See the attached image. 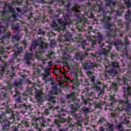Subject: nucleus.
<instances>
[{
  "label": "nucleus",
  "mask_w": 131,
  "mask_h": 131,
  "mask_svg": "<svg viewBox=\"0 0 131 131\" xmlns=\"http://www.w3.org/2000/svg\"><path fill=\"white\" fill-rule=\"evenodd\" d=\"M67 12L68 13H66L63 14V19H60L58 20L59 24H60V28L63 31L66 30V26H69L72 23L71 17H72V13L70 12V9H68Z\"/></svg>",
  "instance_id": "obj_1"
},
{
  "label": "nucleus",
  "mask_w": 131,
  "mask_h": 131,
  "mask_svg": "<svg viewBox=\"0 0 131 131\" xmlns=\"http://www.w3.org/2000/svg\"><path fill=\"white\" fill-rule=\"evenodd\" d=\"M22 43L25 46V49H26L27 47V45H28V43H27V41L26 39H24L23 41H22Z\"/></svg>",
  "instance_id": "obj_52"
},
{
  "label": "nucleus",
  "mask_w": 131,
  "mask_h": 131,
  "mask_svg": "<svg viewBox=\"0 0 131 131\" xmlns=\"http://www.w3.org/2000/svg\"><path fill=\"white\" fill-rule=\"evenodd\" d=\"M74 126V125H73V124H70L68 127L64 129H59V131H71L73 129L72 127H73Z\"/></svg>",
  "instance_id": "obj_25"
},
{
  "label": "nucleus",
  "mask_w": 131,
  "mask_h": 131,
  "mask_svg": "<svg viewBox=\"0 0 131 131\" xmlns=\"http://www.w3.org/2000/svg\"><path fill=\"white\" fill-rule=\"evenodd\" d=\"M11 36V33H8L7 34H5L4 36L2 37V38L5 39V38H9Z\"/></svg>",
  "instance_id": "obj_49"
},
{
  "label": "nucleus",
  "mask_w": 131,
  "mask_h": 131,
  "mask_svg": "<svg viewBox=\"0 0 131 131\" xmlns=\"http://www.w3.org/2000/svg\"><path fill=\"white\" fill-rule=\"evenodd\" d=\"M74 104H71L70 106V108L71 109V112L72 113H75V112H77V108H79V105H78V103H74Z\"/></svg>",
  "instance_id": "obj_15"
},
{
  "label": "nucleus",
  "mask_w": 131,
  "mask_h": 131,
  "mask_svg": "<svg viewBox=\"0 0 131 131\" xmlns=\"http://www.w3.org/2000/svg\"><path fill=\"white\" fill-rule=\"evenodd\" d=\"M7 12L6 10L3 11L2 16L4 17L1 18V21L3 22H15L16 21L15 19H12L11 17L7 16Z\"/></svg>",
  "instance_id": "obj_9"
},
{
  "label": "nucleus",
  "mask_w": 131,
  "mask_h": 131,
  "mask_svg": "<svg viewBox=\"0 0 131 131\" xmlns=\"http://www.w3.org/2000/svg\"><path fill=\"white\" fill-rule=\"evenodd\" d=\"M13 39H15V40H16L17 41H19V40H20V36L18 35H14L12 37Z\"/></svg>",
  "instance_id": "obj_43"
},
{
  "label": "nucleus",
  "mask_w": 131,
  "mask_h": 131,
  "mask_svg": "<svg viewBox=\"0 0 131 131\" xmlns=\"http://www.w3.org/2000/svg\"><path fill=\"white\" fill-rule=\"evenodd\" d=\"M111 101L112 103H113V102L116 101V98H114L113 96H111Z\"/></svg>",
  "instance_id": "obj_58"
},
{
  "label": "nucleus",
  "mask_w": 131,
  "mask_h": 131,
  "mask_svg": "<svg viewBox=\"0 0 131 131\" xmlns=\"http://www.w3.org/2000/svg\"><path fill=\"white\" fill-rule=\"evenodd\" d=\"M117 115H116L115 114L112 113L111 114V117H112V118H116L117 117Z\"/></svg>",
  "instance_id": "obj_59"
},
{
  "label": "nucleus",
  "mask_w": 131,
  "mask_h": 131,
  "mask_svg": "<svg viewBox=\"0 0 131 131\" xmlns=\"http://www.w3.org/2000/svg\"><path fill=\"white\" fill-rule=\"evenodd\" d=\"M128 96L131 97V88L129 86L127 87L124 90V94L123 96L125 99H126V101H121V104L122 105L123 107L124 108L125 105L128 107H130L131 104L129 103V100H128Z\"/></svg>",
  "instance_id": "obj_3"
},
{
  "label": "nucleus",
  "mask_w": 131,
  "mask_h": 131,
  "mask_svg": "<svg viewBox=\"0 0 131 131\" xmlns=\"http://www.w3.org/2000/svg\"><path fill=\"white\" fill-rule=\"evenodd\" d=\"M34 3V1L33 0H30L27 2L28 5H33V4Z\"/></svg>",
  "instance_id": "obj_61"
},
{
  "label": "nucleus",
  "mask_w": 131,
  "mask_h": 131,
  "mask_svg": "<svg viewBox=\"0 0 131 131\" xmlns=\"http://www.w3.org/2000/svg\"><path fill=\"white\" fill-rule=\"evenodd\" d=\"M105 6L106 7H111L112 0H105Z\"/></svg>",
  "instance_id": "obj_39"
},
{
  "label": "nucleus",
  "mask_w": 131,
  "mask_h": 131,
  "mask_svg": "<svg viewBox=\"0 0 131 131\" xmlns=\"http://www.w3.org/2000/svg\"><path fill=\"white\" fill-rule=\"evenodd\" d=\"M109 52H110V50H106V49H103L101 50L100 53L102 55H105V56H107L108 55Z\"/></svg>",
  "instance_id": "obj_31"
},
{
  "label": "nucleus",
  "mask_w": 131,
  "mask_h": 131,
  "mask_svg": "<svg viewBox=\"0 0 131 131\" xmlns=\"http://www.w3.org/2000/svg\"><path fill=\"white\" fill-rule=\"evenodd\" d=\"M107 72L109 74H117L118 73V71H117V70L114 68H112L110 69L107 71Z\"/></svg>",
  "instance_id": "obj_23"
},
{
  "label": "nucleus",
  "mask_w": 131,
  "mask_h": 131,
  "mask_svg": "<svg viewBox=\"0 0 131 131\" xmlns=\"http://www.w3.org/2000/svg\"><path fill=\"white\" fill-rule=\"evenodd\" d=\"M56 46V42L54 40H51L50 41V47L53 48V47H55Z\"/></svg>",
  "instance_id": "obj_48"
},
{
  "label": "nucleus",
  "mask_w": 131,
  "mask_h": 131,
  "mask_svg": "<svg viewBox=\"0 0 131 131\" xmlns=\"http://www.w3.org/2000/svg\"><path fill=\"white\" fill-rule=\"evenodd\" d=\"M66 97L67 99H72L73 101H74V99H75V93L73 92L68 94Z\"/></svg>",
  "instance_id": "obj_26"
},
{
  "label": "nucleus",
  "mask_w": 131,
  "mask_h": 131,
  "mask_svg": "<svg viewBox=\"0 0 131 131\" xmlns=\"http://www.w3.org/2000/svg\"><path fill=\"white\" fill-rule=\"evenodd\" d=\"M111 88L115 90V92H117L118 90V87H117V84L116 83H113L112 84Z\"/></svg>",
  "instance_id": "obj_35"
},
{
  "label": "nucleus",
  "mask_w": 131,
  "mask_h": 131,
  "mask_svg": "<svg viewBox=\"0 0 131 131\" xmlns=\"http://www.w3.org/2000/svg\"><path fill=\"white\" fill-rule=\"evenodd\" d=\"M50 122H51L50 119H46L45 120H44L43 118L38 119L35 123H33V125H35V128L38 129V130L41 131V129H40V128L37 127H45V126H48V124Z\"/></svg>",
  "instance_id": "obj_4"
},
{
  "label": "nucleus",
  "mask_w": 131,
  "mask_h": 131,
  "mask_svg": "<svg viewBox=\"0 0 131 131\" xmlns=\"http://www.w3.org/2000/svg\"><path fill=\"white\" fill-rule=\"evenodd\" d=\"M116 127L119 131H124L123 127H122V124L121 123H119V124L117 125Z\"/></svg>",
  "instance_id": "obj_33"
},
{
  "label": "nucleus",
  "mask_w": 131,
  "mask_h": 131,
  "mask_svg": "<svg viewBox=\"0 0 131 131\" xmlns=\"http://www.w3.org/2000/svg\"><path fill=\"white\" fill-rule=\"evenodd\" d=\"M72 36V35L69 32H68L64 35V37L66 40L62 42V44L59 45V46L61 48L62 51H69V50H70L71 46L70 44L67 43V41H70V39L71 38Z\"/></svg>",
  "instance_id": "obj_5"
},
{
  "label": "nucleus",
  "mask_w": 131,
  "mask_h": 131,
  "mask_svg": "<svg viewBox=\"0 0 131 131\" xmlns=\"http://www.w3.org/2000/svg\"><path fill=\"white\" fill-rule=\"evenodd\" d=\"M112 66L114 68H119V62L116 61H112Z\"/></svg>",
  "instance_id": "obj_30"
},
{
  "label": "nucleus",
  "mask_w": 131,
  "mask_h": 131,
  "mask_svg": "<svg viewBox=\"0 0 131 131\" xmlns=\"http://www.w3.org/2000/svg\"><path fill=\"white\" fill-rule=\"evenodd\" d=\"M63 60H64L65 61H64V63H65V64H66L67 65H69L68 64V62L67 61V60H68V58L65 57H63Z\"/></svg>",
  "instance_id": "obj_60"
},
{
  "label": "nucleus",
  "mask_w": 131,
  "mask_h": 131,
  "mask_svg": "<svg viewBox=\"0 0 131 131\" xmlns=\"http://www.w3.org/2000/svg\"><path fill=\"white\" fill-rule=\"evenodd\" d=\"M7 90H11L13 87L15 86V88H19L21 89L22 87V84H23V79H19V80H15L13 83H11L10 82H7Z\"/></svg>",
  "instance_id": "obj_7"
},
{
  "label": "nucleus",
  "mask_w": 131,
  "mask_h": 131,
  "mask_svg": "<svg viewBox=\"0 0 131 131\" xmlns=\"http://www.w3.org/2000/svg\"><path fill=\"white\" fill-rule=\"evenodd\" d=\"M82 39V37H81V34L79 35V36L77 37V40L79 41V40Z\"/></svg>",
  "instance_id": "obj_62"
},
{
  "label": "nucleus",
  "mask_w": 131,
  "mask_h": 131,
  "mask_svg": "<svg viewBox=\"0 0 131 131\" xmlns=\"http://www.w3.org/2000/svg\"><path fill=\"white\" fill-rule=\"evenodd\" d=\"M124 119L122 121V123L124 124H129V117L124 116Z\"/></svg>",
  "instance_id": "obj_28"
},
{
  "label": "nucleus",
  "mask_w": 131,
  "mask_h": 131,
  "mask_svg": "<svg viewBox=\"0 0 131 131\" xmlns=\"http://www.w3.org/2000/svg\"><path fill=\"white\" fill-rule=\"evenodd\" d=\"M106 121V119L104 118H101L97 122L98 124H101V123H103V122H105Z\"/></svg>",
  "instance_id": "obj_41"
},
{
  "label": "nucleus",
  "mask_w": 131,
  "mask_h": 131,
  "mask_svg": "<svg viewBox=\"0 0 131 131\" xmlns=\"http://www.w3.org/2000/svg\"><path fill=\"white\" fill-rule=\"evenodd\" d=\"M4 7L5 8L8 7L9 12L12 13L11 15L12 18H14V19H16V18H17L18 14L16 13V11H15V9H14L12 7L9 6V4L8 3H4Z\"/></svg>",
  "instance_id": "obj_11"
},
{
  "label": "nucleus",
  "mask_w": 131,
  "mask_h": 131,
  "mask_svg": "<svg viewBox=\"0 0 131 131\" xmlns=\"http://www.w3.org/2000/svg\"><path fill=\"white\" fill-rule=\"evenodd\" d=\"M53 109V106L51 107H49L48 108H47L45 111V113L46 114V115H48V114H50V112L49 111V110H52Z\"/></svg>",
  "instance_id": "obj_42"
},
{
  "label": "nucleus",
  "mask_w": 131,
  "mask_h": 131,
  "mask_svg": "<svg viewBox=\"0 0 131 131\" xmlns=\"http://www.w3.org/2000/svg\"><path fill=\"white\" fill-rule=\"evenodd\" d=\"M8 95L7 93H3L1 95H0V99H7Z\"/></svg>",
  "instance_id": "obj_40"
},
{
  "label": "nucleus",
  "mask_w": 131,
  "mask_h": 131,
  "mask_svg": "<svg viewBox=\"0 0 131 131\" xmlns=\"http://www.w3.org/2000/svg\"><path fill=\"white\" fill-rule=\"evenodd\" d=\"M38 34L39 35H45L46 34V32H43L42 30L40 29L38 30Z\"/></svg>",
  "instance_id": "obj_47"
},
{
  "label": "nucleus",
  "mask_w": 131,
  "mask_h": 131,
  "mask_svg": "<svg viewBox=\"0 0 131 131\" xmlns=\"http://www.w3.org/2000/svg\"><path fill=\"white\" fill-rule=\"evenodd\" d=\"M103 95H104V90H100V93L98 94V97L99 98H102V97H103Z\"/></svg>",
  "instance_id": "obj_50"
},
{
  "label": "nucleus",
  "mask_w": 131,
  "mask_h": 131,
  "mask_svg": "<svg viewBox=\"0 0 131 131\" xmlns=\"http://www.w3.org/2000/svg\"><path fill=\"white\" fill-rule=\"evenodd\" d=\"M88 55V51L83 52V54L81 52H76L75 54L76 59V60H79L81 62L83 60V58H85Z\"/></svg>",
  "instance_id": "obj_12"
},
{
  "label": "nucleus",
  "mask_w": 131,
  "mask_h": 131,
  "mask_svg": "<svg viewBox=\"0 0 131 131\" xmlns=\"http://www.w3.org/2000/svg\"><path fill=\"white\" fill-rule=\"evenodd\" d=\"M35 98L37 102H42V96H41V92L39 90H36Z\"/></svg>",
  "instance_id": "obj_14"
},
{
  "label": "nucleus",
  "mask_w": 131,
  "mask_h": 131,
  "mask_svg": "<svg viewBox=\"0 0 131 131\" xmlns=\"http://www.w3.org/2000/svg\"><path fill=\"white\" fill-rule=\"evenodd\" d=\"M50 94H52V95H58V91H57V88H55L54 90H52L50 92Z\"/></svg>",
  "instance_id": "obj_45"
},
{
  "label": "nucleus",
  "mask_w": 131,
  "mask_h": 131,
  "mask_svg": "<svg viewBox=\"0 0 131 131\" xmlns=\"http://www.w3.org/2000/svg\"><path fill=\"white\" fill-rule=\"evenodd\" d=\"M47 77H48V76L46 74H43V77H42L43 80H46V81H47Z\"/></svg>",
  "instance_id": "obj_63"
},
{
  "label": "nucleus",
  "mask_w": 131,
  "mask_h": 131,
  "mask_svg": "<svg viewBox=\"0 0 131 131\" xmlns=\"http://www.w3.org/2000/svg\"><path fill=\"white\" fill-rule=\"evenodd\" d=\"M75 7L72 8V11L73 12H78L79 10L77 8H79V5H78V3L74 4Z\"/></svg>",
  "instance_id": "obj_27"
},
{
  "label": "nucleus",
  "mask_w": 131,
  "mask_h": 131,
  "mask_svg": "<svg viewBox=\"0 0 131 131\" xmlns=\"http://www.w3.org/2000/svg\"><path fill=\"white\" fill-rule=\"evenodd\" d=\"M85 45H86L85 41H83L81 44V48L83 50H85Z\"/></svg>",
  "instance_id": "obj_51"
},
{
  "label": "nucleus",
  "mask_w": 131,
  "mask_h": 131,
  "mask_svg": "<svg viewBox=\"0 0 131 131\" xmlns=\"http://www.w3.org/2000/svg\"><path fill=\"white\" fill-rule=\"evenodd\" d=\"M66 121H67L68 123H71L72 122V119L69 118V119H66Z\"/></svg>",
  "instance_id": "obj_64"
},
{
  "label": "nucleus",
  "mask_w": 131,
  "mask_h": 131,
  "mask_svg": "<svg viewBox=\"0 0 131 131\" xmlns=\"http://www.w3.org/2000/svg\"><path fill=\"white\" fill-rule=\"evenodd\" d=\"M18 56H19V54L17 52L13 54L12 60V63H16L20 61V59L17 58V57H18Z\"/></svg>",
  "instance_id": "obj_18"
},
{
  "label": "nucleus",
  "mask_w": 131,
  "mask_h": 131,
  "mask_svg": "<svg viewBox=\"0 0 131 131\" xmlns=\"http://www.w3.org/2000/svg\"><path fill=\"white\" fill-rule=\"evenodd\" d=\"M101 77L102 78L101 79L102 80H105V79H109V76L107 74H103L101 75Z\"/></svg>",
  "instance_id": "obj_44"
},
{
  "label": "nucleus",
  "mask_w": 131,
  "mask_h": 131,
  "mask_svg": "<svg viewBox=\"0 0 131 131\" xmlns=\"http://www.w3.org/2000/svg\"><path fill=\"white\" fill-rule=\"evenodd\" d=\"M6 32V28L0 25V34H4Z\"/></svg>",
  "instance_id": "obj_38"
},
{
  "label": "nucleus",
  "mask_w": 131,
  "mask_h": 131,
  "mask_svg": "<svg viewBox=\"0 0 131 131\" xmlns=\"http://www.w3.org/2000/svg\"><path fill=\"white\" fill-rule=\"evenodd\" d=\"M32 53L26 52L25 54V59L26 61L27 65H30V60L32 59Z\"/></svg>",
  "instance_id": "obj_13"
},
{
  "label": "nucleus",
  "mask_w": 131,
  "mask_h": 131,
  "mask_svg": "<svg viewBox=\"0 0 131 131\" xmlns=\"http://www.w3.org/2000/svg\"><path fill=\"white\" fill-rule=\"evenodd\" d=\"M20 29V24L17 23L15 25L11 26V29L12 30H15L16 31H19Z\"/></svg>",
  "instance_id": "obj_22"
},
{
  "label": "nucleus",
  "mask_w": 131,
  "mask_h": 131,
  "mask_svg": "<svg viewBox=\"0 0 131 131\" xmlns=\"http://www.w3.org/2000/svg\"><path fill=\"white\" fill-rule=\"evenodd\" d=\"M5 125L3 126L2 128L3 129L6 130V129H9V127L10 126V125L11 123H12V122L10 120H5L4 121Z\"/></svg>",
  "instance_id": "obj_17"
},
{
  "label": "nucleus",
  "mask_w": 131,
  "mask_h": 131,
  "mask_svg": "<svg viewBox=\"0 0 131 131\" xmlns=\"http://www.w3.org/2000/svg\"><path fill=\"white\" fill-rule=\"evenodd\" d=\"M51 27H52V28H54V29H56V30L59 29V27H58V25L57 24V23L55 21L54 19H53L51 25Z\"/></svg>",
  "instance_id": "obj_24"
},
{
  "label": "nucleus",
  "mask_w": 131,
  "mask_h": 131,
  "mask_svg": "<svg viewBox=\"0 0 131 131\" xmlns=\"http://www.w3.org/2000/svg\"><path fill=\"white\" fill-rule=\"evenodd\" d=\"M82 65L84 70H92V69H94V67H97V64H94L92 63L91 64H90V63L88 61L83 62Z\"/></svg>",
  "instance_id": "obj_10"
},
{
  "label": "nucleus",
  "mask_w": 131,
  "mask_h": 131,
  "mask_svg": "<svg viewBox=\"0 0 131 131\" xmlns=\"http://www.w3.org/2000/svg\"><path fill=\"white\" fill-rule=\"evenodd\" d=\"M98 40H99V42H101L102 41V39L103 38V36H102V34L100 33H98Z\"/></svg>",
  "instance_id": "obj_46"
},
{
  "label": "nucleus",
  "mask_w": 131,
  "mask_h": 131,
  "mask_svg": "<svg viewBox=\"0 0 131 131\" xmlns=\"http://www.w3.org/2000/svg\"><path fill=\"white\" fill-rule=\"evenodd\" d=\"M130 17H131V11L130 10H128L127 11V14L125 15V18L127 21L129 23L130 22Z\"/></svg>",
  "instance_id": "obj_20"
},
{
  "label": "nucleus",
  "mask_w": 131,
  "mask_h": 131,
  "mask_svg": "<svg viewBox=\"0 0 131 131\" xmlns=\"http://www.w3.org/2000/svg\"><path fill=\"white\" fill-rule=\"evenodd\" d=\"M78 74L77 73H75V77L73 78L71 82L75 85H79V81H78Z\"/></svg>",
  "instance_id": "obj_16"
},
{
  "label": "nucleus",
  "mask_w": 131,
  "mask_h": 131,
  "mask_svg": "<svg viewBox=\"0 0 131 131\" xmlns=\"http://www.w3.org/2000/svg\"><path fill=\"white\" fill-rule=\"evenodd\" d=\"M124 43H123L121 41L112 42L110 40V39H109V38L107 40V43H110V45H114V46H115V48H116L117 50H118V46H120V45H121L122 46H124V45L128 46V45H129V41H128V39H127V37L124 38Z\"/></svg>",
  "instance_id": "obj_8"
},
{
  "label": "nucleus",
  "mask_w": 131,
  "mask_h": 131,
  "mask_svg": "<svg viewBox=\"0 0 131 131\" xmlns=\"http://www.w3.org/2000/svg\"><path fill=\"white\" fill-rule=\"evenodd\" d=\"M37 46H38L39 50L42 52H45V50L48 49V43H45L43 41H41L40 43H38L36 41H33L32 42L31 47L33 48V50H36V48H37Z\"/></svg>",
  "instance_id": "obj_6"
},
{
  "label": "nucleus",
  "mask_w": 131,
  "mask_h": 131,
  "mask_svg": "<svg viewBox=\"0 0 131 131\" xmlns=\"http://www.w3.org/2000/svg\"><path fill=\"white\" fill-rule=\"evenodd\" d=\"M101 23L106 24L105 27L106 29L110 30V31L108 32L106 34L107 37H113V38H115V37H116V32H117V31H116V30H113L111 29L112 24L108 21V20H106V15H103V18L101 19Z\"/></svg>",
  "instance_id": "obj_2"
},
{
  "label": "nucleus",
  "mask_w": 131,
  "mask_h": 131,
  "mask_svg": "<svg viewBox=\"0 0 131 131\" xmlns=\"http://www.w3.org/2000/svg\"><path fill=\"white\" fill-rule=\"evenodd\" d=\"M8 74H9V77H10L11 79L13 78V76H15V68L14 67H11V72L10 71H8Z\"/></svg>",
  "instance_id": "obj_19"
},
{
  "label": "nucleus",
  "mask_w": 131,
  "mask_h": 131,
  "mask_svg": "<svg viewBox=\"0 0 131 131\" xmlns=\"http://www.w3.org/2000/svg\"><path fill=\"white\" fill-rule=\"evenodd\" d=\"M15 95H13V97L14 98H16V97H17V95H20V93H19V91H18V90H17V89L15 88Z\"/></svg>",
  "instance_id": "obj_55"
},
{
  "label": "nucleus",
  "mask_w": 131,
  "mask_h": 131,
  "mask_svg": "<svg viewBox=\"0 0 131 131\" xmlns=\"http://www.w3.org/2000/svg\"><path fill=\"white\" fill-rule=\"evenodd\" d=\"M48 100L49 102H52V103H53V104H56V100H55V97L53 96H49L48 97Z\"/></svg>",
  "instance_id": "obj_34"
},
{
  "label": "nucleus",
  "mask_w": 131,
  "mask_h": 131,
  "mask_svg": "<svg viewBox=\"0 0 131 131\" xmlns=\"http://www.w3.org/2000/svg\"><path fill=\"white\" fill-rule=\"evenodd\" d=\"M115 112H122V110L120 109L119 107H117V108L115 110Z\"/></svg>",
  "instance_id": "obj_57"
},
{
  "label": "nucleus",
  "mask_w": 131,
  "mask_h": 131,
  "mask_svg": "<svg viewBox=\"0 0 131 131\" xmlns=\"http://www.w3.org/2000/svg\"><path fill=\"white\" fill-rule=\"evenodd\" d=\"M94 106L95 108H98V109H100L101 107L102 106V103L100 102H94Z\"/></svg>",
  "instance_id": "obj_37"
},
{
  "label": "nucleus",
  "mask_w": 131,
  "mask_h": 131,
  "mask_svg": "<svg viewBox=\"0 0 131 131\" xmlns=\"http://www.w3.org/2000/svg\"><path fill=\"white\" fill-rule=\"evenodd\" d=\"M124 3L127 8H130L131 7V0H124Z\"/></svg>",
  "instance_id": "obj_36"
},
{
  "label": "nucleus",
  "mask_w": 131,
  "mask_h": 131,
  "mask_svg": "<svg viewBox=\"0 0 131 131\" xmlns=\"http://www.w3.org/2000/svg\"><path fill=\"white\" fill-rule=\"evenodd\" d=\"M7 120H9V121H11V122H12V123L14 122V121H15V115L14 114V112H11V117Z\"/></svg>",
  "instance_id": "obj_32"
},
{
  "label": "nucleus",
  "mask_w": 131,
  "mask_h": 131,
  "mask_svg": "<svg viewBox=\"0 0 131 131\" xmlns=\"http://www.w3.org/2000/svg\"><path fill=\"white\" fill-rule=\"evenodd\" d=\"M83 112L85 115H86V114H88L90 112V109L89 108L83 109Z\"/></svg>",
  "instance_id": "obj_53"
},
{
  "label": "nucleus",
  "mask_w": 131,
  "mask_h": 131,
  "mask_svg": "<svg viewBox=\"0 0 131 131\" xmlns=\"http://www.w3.org/2000/svg\"><path fill=\"white\" fill-rule=\"evenodd\" d=\"M17 51L16 52L19 55V56H21V54L23 53V47H20L17 48H16Z\"/></svg>",
  "instance_id": "obj_29"
},
{
  "label": "nucleus",
  "mask_w": 131,
  "mask_h": 131,
  "mask_svg": "<svg viewBox=\"0 0 131 131\" xmlns=\"http://www.w3.org/2000/svg\"><path fill=\"white\" fill-rule=\"evenodd\" d=\"M40 71H41V70L40 69H36L35 74L38 75V74H40Z\"/></svg>",
  "instance_id": "obj_56"
},
{
  "label": "nucleus",
  "mask_w": 131,
  "mask_h": 131,
  "mask_svg": "<svg viewBox=\"0 0 131 131\" xmlns=\"http://www.w3.org/2000/svg\"><path fill=\"white\" fill-rule=\"evenodd\" d=\"M96 43H97V40H94L92 41V46H91V47L93 49H94V48H95V46H94V45H96Z\"/></svg>",
  "instance_id": "obj_54"
},
{
  "label": "nucleus",
  "mask_w": 131,
  "mask_h": 131,
  "mask_svg": "<svg viewBox=\"0 0 131 131\" xmlns=\"http://www.w3.org/2000/svg\"><path fill=\"white\" fill-rule=\"evenodd\" d=\"M86 74L88 77H90L91 81L92 82H95V76H92L93 75V73L90 71L86 72Z\"/></svg>",
  "instance_id": "obj_21"
}]
</instances>
